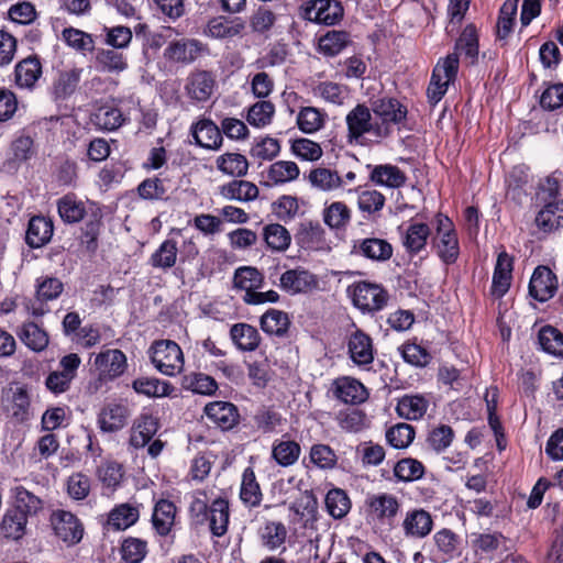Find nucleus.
Segmentation results:
<instances>
[{"label": "nucleus", "mask_w": 563, "mask_h": 563, "mask_svg": "<svg viewBox=\"0 0 563 563\" xmlns=\"http://www.w3.org/2000/svg\"><path fill=\"white\" fill-rule=\"evenodd\" d=\"M95 66L99 71L119 74L128 68V59L115 49L99 48L95 55Z\"/></svg>", "instance_id": "f704fd0d"}, {"label": "nucleus", "mask_w": 563, "mask_h": 563, "mask_svg": "<svg viewBox=\"0 0 563 563\" xmlns=\"http://www.w3.org/2000/svg\"><path fill=\"white\" fill-rule=\"evenodd\" d=\"M124 121L123 113L113 104H103L95 112L96 125L107 131L117 130Z\"/></svg>", "instance_id": "8fccbe9b"}, {"label": "nucleus", "mask_w": 563, "mask_h": 563, "mask_svg": "<svg viewBox=\"0 0 563 563\" xmlns=\"http://www.w3.org/2000/svg\"><path fill=\"white\" fill-rule=\"evenodd\" d=\"M538 340L544 352L563 358V333L556 328L551 325L541 328Z\"/></svg>", "instance_id": "864d4df0"}, {"label": "nucleus", "mask_w": 563, "mask_h": 563, "mask_svg": "<svg viewBox=\"0 0 563 563\" xmlns=\"http://www.w3.org/2000/svg\"><path fill=\"white\" fill-rule=\"evenodd\" d=\"M246 29V23L241 18L225 19L217 16L207 23L203 34L216 40L241 37Z\"/></svg>", "instance_id": "4be33fe9"}, {"label": "nucleus", "mask_w": 563, "mask_h": 563, "mask_svg": "<svg viewBox=\"0 0 563 563\" xmlns=\"http://www.w3.org/2000/svg\"><path fill=\"white\" fill-rule=\"evenodd\" d=\"M147 554V543L140 538H126L121 544L122 559L128 563H141Z\"/></svg>", "instance_id": "338daca9"}, {"label": "nucleus", "mask_w": 563, "mask_h": 563, "mask_svg": "<svg viewBox=\"0 0 563 563\" xmlns=\"http://www.w3.org/2000/svg\"><path fill=\"white\" fill-rule=\"evenodd\" d=\"M299 15L306 21L333 25L343 16V8L336 0H306L299 8Z\"/></svg>", "instance_id": "0eeeda50"}, {"label": "nucleus", "mask_w": 563, "mask_h": 563, "mask_svg": "<svg viewBox=\"0 0 563 563\" xmlns=\"http://www.w3.org/2000/svg\"><path fill=\"white\" fill-rule=\"evenodd\" d=\"M53 235V223L45 217H33L26 231V243L31 247L45 245Z\"/></svg>", "instance_id": "58836bf2"}, {"label": "nucleus", "mask_w": 563, "mask_h": 563, "mask_svg": "<svg viewBox=\"0 0 563 563\" xmlns=\"http://www.w3.org/2000/svg\"><path fill=\"white\" fill-rule=\"evenodd\" d=\"M430 547L435 561L448 562L460 554V538L452 530L443 528L433 534Z\"/></svg>", "instance_id": "aec40b11"}, {"label": "nucleus", "mask_w": 563, "mask_h": 563, "mask_svg": "<svg viewBox=\"0 0 563 563\" xmlns=\"http://www.w3.org/2000/svg\"><path fill=\"white\" fill-rule=\"evenodd\" d=\"M327 113L314 107H303L297 114V125L300 131L312 134L324 125Z\"/></svg>", "instance_id": "a18cd8bd"}, {"label": "nucleus", "mask_w": 563, "mask_h": 563, "mask_svg": "<svg viewBox=\"0 0 563 563\" xmlns=\"http://www.w3.org/2000/svg\"><path fill=\"white\" fill-rule=\"evenodd\" d=\"M346 291L353 306L363 313L383 310L389 298L382 285L364 280L353 283Z\"/></svg>", "instance_id": "7ed1b4c3"}, {"label": "nucleus", "mask_w": 563, "mask_h": 563, "mask_svg": "<svg viewBox=\"0 0 563 563\" xmlns=\"http://www.w3.org/2000/svg\"><path fill=\"white\" fill-rule=\"evenodd\" d=\"M29 516L19 509L8 508L0 522V533L12 541L21 540L27 530Z\"/></svg>", "instance_id": "b1692460"}, {"label": "nucleus", "mask_w": 563, "mask_h": 563, "mask_svg": "<svg viewBox=\"0 0 563 563\" xmlns=\"http://www.w3.org/2000/svg\"><path fill=\"white\" fill-rule=\"evenodd\" d=\"M11 153L18 162H25L35 154L34 139L26 130L15 135L11 143Z\"/></svg>", "instance_id": "e2e57ef3"}, {"label": "nucleus", "mask_w": 563, "mask_h": 563, "mask_svg": "<svg viewBox=\"0 0 563 563\" xmlns=\"http://www.w3.org/2000/svg\"><path fill=\"white\" fill-rule=\"evenodd\" d=\"M352 253L372 261L384 262L391 257L393 247L383 239L368 238L355 241Z\"/></svg>", "instance_id": "393cba45"}, {"label": "nucleus", "mask_w": 563, "mask_h": 563, "mask_svg": "<svg viewBox=\"0 0 563 563\" xmlns=\"http://www.w3.org/2000/svg\"><path fill=\"white\" fill-rule=\"evenodd\" d=\"M332 393L344 404L358 405L367 400V388L356 378L342 376L333 380Z\"/></svg>", "instance_id": "f3484780"}, {"label": "nucleus", "mask_w": 563, "mask_h": 563, "mask_svg": "<svg viewBox=\"0 0 563 563\" xmlns=\"http://www.w3.org/2000/svg\"><path fill=\"white\" fill-rule=\"evenodd\" d=\"M278 286L289 295L307 294L319 287V279L308 269L296 267L280 275Z\"/></svg>", "instance_id": "1a4fd4ad"}, {"label": "nucleus", "mask_w": 563, "mask_h": 563, "mask_svg": "<svg viewBox=\"0 0 563 563\" xmlns=\"http://www.w3.org/2000/svg\"><path fill=\"white\" fill-rule=\"evenodd\" d=\"M399 233L402 246L409 254L416 255L426 249L431 230L427 223L412 218L399 227Z\"/></svg>", "instance_id": "ddd939ff"}, {"label": "nucleus", "mask_w": 563, "mask_h": 563, "mask_svg": "<svg viewBox=\"0 0 563 563\" xmlns=\"http://www.w3.org/2000/svg\"><path fill=\"white\" fill-rule=\"evenodd\" d=\"M347 140L350 143L365 145L369 142H379L387 137V130L383 123H377L372 107L364 103L356 104L345 117Z\"/></svg>", "instance_id": "f257e3e1"}, {"label": "nucleus", "mask_w": 563, "mask_h": 563, "mask_svg": "<svg viewBox=\"0 0 563 563\" xmlns=\"http://www.w3.org/2000/svg\"><path fill=\"white\" fill-rule=\"evenodd\" d=\"M459 69V57L450 54L440 60L432 73L427 95L431 102L438 103L446 93L451 82L454 81Z\"/></svg>", "instance_id": "423d86ee"}, {"label": "nucleus", "mask_w": 563, "mask_h": 563, "mask_svg": "<svg viewBox=\"0 0 563 563\" xmlns=\"http://www.w3.org/2000/svg\"><path fill=\"white\" fill-rule=\"evenodd\" d=\"M287 530L284 523L271 521L261 530L263 545L271 551L279 549L286 541Z\"/></svg>", "instance_id": "052dcab7"}, {"label": "nucleus", "mask_w": 563, "mask_h": 563, "mask_svg": "<svg viewBox=\"0 0 563 563\" xmlns=\"http://www.w3.org/2000/svg\"><path fill=\"white\" fill-rule=\"evenodd\" d=\"M299 167L291 161H277L267 169V179L274 185L286 184L297 179Z\"/></svg>", "instance_id": "de8ad7c7"}, {"label": "nucleus", "mask_w": 563, "mask_h": 563, "mask_svg": "<svg viewBox=\"0 0 563 563\" xmlns=\"http://www.w3.org/2000/svg\"><path fill=\"white\" fill-rule=\"evenodd\" d=\"M371 168L369 179L383 187L399 188L406 183V175L397 166L390 164H382L367 166Z\"/></svg>", "instance_id": "7c9ffc66"}, {"label": "nucleus", "mask_w": 563, "mask_h": 563, "mask_svg": "<svg viewBox=\"0 0 563 563\" xmlns=\"http://www.w3.org/2000/svg\"><path fill=\"white\" fill-rule=\"evenodd\" d=\"M367 516L382 525H391L400 511L399 498L390 493L368 495L365 500Z\"/></svg>", "instance_id": "6e6552de"}, {"label": "nucleus", "mask_w": 563, "mask_h": 563, "mask_svg": "<svg viewBox=\"0 0 563 563\" xmlns=\"http://www.w3.org/2000/svg\"><path fill=\"white\" fill-rule=\"evenodd\" d=\"M288 316L282 310L269 309L261 318V328L268 334L283 335L288 330Z\"/></svg>", "instance_id": "13d9d810"}, {"label": "nucleus", "mask_w": 563, "mask_h": 563, "mask_svg": "<svg viewBox=\"0 0 563 563\" xmlns=\"http://www.w3.org/2000/svg\"><path fill=\"white\" fill-rule=\"evenodd\" d=\"M205 413L208 419L223 430L231 429L239 417L235 406L225 401L208 404L205 407Z\"/></svg>", "instance_id": "c756f323"}, {"label": "nucleus", "mask_w": 563, "mask_h": 563, "mask_svg": "<svg viewBox=\"0 0 563 563\" xmlns=\"http://www.w3.org/2000/svg\"><path fill=\"white\" fill-rule=\"evenodd\" d=\"M20 340L33 351H42L48 344L47 333L34 322L24 323L18 332Z\"/></svg>", "instance_id": "09e8293b"}, {"label": "nucleus", "mask_w": 563, "mask_h": 563, "mask_svg": "<svg viewBox=\"0 0 563 563\" xmlns=\"http://www.w3.org/2000/svg\"><path fill=\"white\" fill-rule=\"evenodd\" d=\"M52 526L55 534L68 545L77 544L82 539L84 528L76 516L69 511L53 512Z\"/></svg>", "instance_id": "4468645a"}, {"label": "nucleus", "mask_w": 563, "mask_h": 563, "mask_svg": "<svg viewBox=\"0 0 563 563\" xmlns=\"http://www.w3.org/2000/svg\"><path fill=\"white\" fill-rule=\"evenodd\" d=\"M216 87V77L211 71L196 70L188 76L185 90L191 100L205 102L211 98Z\"/></svg>", "instance_id": "6ab92c4d"}, {"label": "nucleus", "mask_w": 563, "mask_h": 563, "mask_svg": "<svg viewBox=\"0 0 563 563\" xmlns=\"http://www.w3.org/2000/svg\"><path fill=\"white\" fill-rule=\"evenodd\" d=\"M240 497L245 505L251 507L260 505L262 500L260 485L256 482L253 470L250 467L245 468L243 472Z\"/></svg>", "instance_id": "6e6d98bb"}, {"label": "nucleus", "mask_w": 563, "mask_h": 563, "mask_svg": "<svg viewBox=\"0 0 563 563\" xmlns=\"http://www.w3.org/2000/svg\"><path fill=\"white\" fill-rule=\"evenodd\" d=\"M415 439V429L408 423H398L386 432V440L395 449H406Z\"/></svg>", "instance_id": "774afa93"}, {"label": "nucleus", "mask_w": 563, "mask_h": 563, "mask_svg": "<svg viewBox=\"0 0 563 563\" xmlns=\"http://www.w3.org/2000/svg\"><path fill=\"white\" fill-rule=\"evenodd\" d=\"M183 385L186 389L201 395H212L218 388L216 380L211 376L202 373L186 375Z\"/></svg>", "instance_id": "69168bd1"}, {"label": "nucleus", "mask_w": 563, "mask_h": 563, "mask_svg": "<svg viewBox=\"0 0 563 563\" xmlns=\"http://www.w3.org/2000/svg\"><path fill=\"white\" fill-rule=\"evenodd\" d=\"M536 224L544 232L563 227V199L544 205L536 217Z\"/></svg>", "instance_id": "c9c22d12"}, {"label": "nucleus", "mask_w": 563, "mask_h": 563, "mask_svg": "<svg viewBox=\"0 0 563 563\" xmlns=\"http://www.w3.org/2000/svg\"><path fill=\"white\" fill-rule=\"evenodd\" d=\"M129 416L128 407L123 404H107L98 416L99 428L103 432H114L122 429Z\"/></svg>", "instance_id": "bb28decb"}, {"label": "nucleus", "mask_w": 563, "mask_h": 563, "mask_svg": "<svg viewBox=\"0 0 563 563\" xmlns=\"http://www.w3.org/2000/svg\"><path fill=\"white\" fill-rule=\"evenodd\" d=\"M459 69V57L450 54L440 60L432 73L427 95L431 102L438 103L446 93L451 82L454 81Z\"/></svg>", "instance_id": "39448f33"}, {"label": "nucleus", "mask_w": 563, "mask_h": 563, "mask_svg": "<svg viewBox=\"0 0 563 563\" xmlns=\"http://www.w3.org/2000/svg\"><path fill=\"white\" fill-rule=\"evenodd\" d=\"M13 506L11 509H19L26 516L36 515L42 508V500L21 485L11 488Z\"/></svg>", "instance_id": "49530a36"}, {"label": "nucleus", "mask_w": 563, "mask_h": 563, "mask_svg": "<svg viewBox=\"0 0 563 563\" xmlns=\"http://www.w3.org/2000/svg\"><path fill=\"white\" fill-rule=\"evenodd\" d=\"M350 41L349 34L344 31H329L319 38V52L325 56L340 54Z\"/></svg>", "instance_id": "3c124183"}, {"label": "nucleus", "mask_w": 563, "mask_h": 563, "mask_svg": "<svg viewBox=\"0 0 563 563\" xmlns=\"http://www.w3.org/2000/svg\"><path fill=\"white\" fill-rule=\"evenodd\" d=\"M558 290V278L547 266H538L529 283V292L538 301L551 299Z\"/></svg>", "instance_id": "a211bd4d"}, {"label": "nucleus", "mask_w": 563, "mask_h": 563, "mask_svg": "<svg viewBox=\"0 0 563 563\" xmlns=\"http://www.w3.org/2000/svg\"><path fill=\"white\" fill-rule=\"evenodd\" d=\"M371 106L377 123L386 126L387 136L393 132V125L402 123L407 117V108L395 98H380Z\"/></svg>", "instance_id": "f8f14e48"}, {"label": "nucleus", "mask_w": 563, "mask_h": 563, "mask_svg": "<svg viewBox=\"0 0 563 563\" xmlns=\"http://www.w3.org/2000/svg\"><path fill=\"white\" fill-rule=\"evenodd\" d=\"M435 223V234L431 240L432 249L442 263L454 264L460 255L457 232L446 216L438 214Z\"/></svg>", "instance_id": "f03ea898"}, {"label": "nucleus", "mask_w": 563, "mask_h": 563, "mask_svg": "<svg viewBox=\"0 0 563 563\" xmlns=\"http://www.w3.org/2000/svg\"><path fill=\"white\" fill-rule=\"evenodd\" d=\"M230 520V509L228 500L223 498L214 499L209 506L207 518L209 529L214 537H222L228 531Z\"/></svg>", "instance_id": "c85d7f7f"}, {"label": "nucleus", "mask_w": 563, "mask_h": 563, "mask_svg": "<svg viewBox=\"0 0 563 563\" xmlns=\"http://www.w3.org/2000/svg\"><path fill=\"white\" fill-rule=\"evenodd\" d=\"M176 506L166 499L158 500L152 514V525L155 531L162 536H167L175 523Z\"/></svg>", "instance_id": "2f4dec72"}, {"label": "nucleus", "mask_w": 563, "mask_h": 563, "mask_svg": "<svg viewBox=\"0 0 563 563\" xmlns=\"http://www.w3.org/2000/svg\"><path fill=\"white\" fill-rule=\"evenodd\" d=\"M177 242L167 239L152 254L150 262L153 267L167 269L175 265L177 260Z\"/></svg>", "instance_id": "4d7b16f0"}, {"label": "nucleus", "mask_w": 563, "mask_h": 563, "mask_svg": "<svg viewBox=\"0 0 563 563\" xmlns=\"http://www.w3.org/2000/svg\"><path fill=\"white\" fill-rule=\"evenodd\" d=\"M300 453L299 443L286 438V435L274 441L272 445V457L283 467L294 465L298 461Z\"/></svg>", "instance_id": "4c0bfd02"}, {"label": "nucleus", "mask_w": 563, "mask_h": 563, "mask_svg": "<svg viewBox=\"0 0 563 563\" xmlns=\"http://www.w3.org/2000/svg\"><path fill=\"white\" fill-rule=\"evenodd\" d=\"M312 93L314 97L334 106L344 104L350 96L346 86L333 81H321L317 84L312 88Z\"/></svg>", "instance_id": "79ce46f5"}, {"label": "nucleus", "mask_w": 563, "mask_h": 563, "mask_svg": "<svg viewBox=\"0 0 563 563\" xmlns=\"http://www.w3.org/2000/svg\"><path fill=\"white\" fill-rule=\"evenodd\" d=\"M217 167L223 174L241 177L247 173L249 162L239 153H225L217 158Z\"/></svg>", "instance_id": "603ef678"}, {"label": "nucleus", "mask_w": 563, "mask_h": 563, "mask_svg": "<svg viewBox=\"0 0 563 563\" xmlns=\"http://www.w3.org/2000/svg\"><path fill=\"white\" fill-rule=\"evenodd\" d=\"M219 194L227 200L247 202L258 197V188L247 180H232L219 187Z\"/></svg>", "instance_id": "72a5a7b5"}, {"label": "nucleus", "mask_w": 563, "mask_h": 563, "mask_svg": "<svg viewBox=\"0 0 563 563\" xmlns=\"http://www.w3.org/2000/svg\"><path fill=\"white\" fill-rule=\"evenodd\" d=\"M230 336L235 346L244 352L255 351L261 343L256 328L247 323H236L231 327Z\"/></svg>", "instance_id": "e433bc0d"}, {"label": "nucleus", "mask_w": 563, "mask_h": 563, "mask_svg": "<svg viewBox=\"0 0 563 563\" xmlns=\"http://www.w3.org/2000/svg\"><path fill=\"white\" fill-rule=\"evenodd\" d=\"M148 354L154 367L166 376H175L181 373L185 364L180 346L170 340L154 342Z\"/></svg>", "instance_id": "20e7f679"}, {"label": "nucleus", "mask_w": 563, "mask_h": 563, "mask_svg": "<svg viewBox=\"0 0 563 563\" xmlns=\"http://www.w3.org/2000/svg\"><path fill=\"white\" fill-rule=\"evenodd\" d=\"M325 508L331 517L341 519L351 508V501L346 493L340 488H333L325 496Z\"/></svg>", "instance_id": "bf43d9fd"}, {"label": "nucleus", "mask_w": 563, "mask_h": 563, "mask_svg": "<svg viewBox=\"0 0 563 563\" xmlns=\"http://www.w3.org/2000/svg\"><path fill=\"white\" fill-rule=\"evenodd\" d=\"M433 528V516L423 508L407 510L401 522L404 536L408 539L422 540L432 532Z\"/></svg>", "instance_id": "9d476101"}, {"label": "nucleus", "mask_w": 563, "mask_h": 563, "mask_svg": "<svg viewBox=\"0 0 563 563\" xmlns=\"http://www.w3.org/2000/svg\"><path fill=\"white\" fill-rule=\"evenodd\" d=\"M207 49L196 38L183 37L168 43L164 49V57L170 63L188 65L195 62Z\"/></svg>", "instance_id": "9b49d317"}, {"label": "nucleus", "mask_w": 563, "mask_h": 563, "mask_svg": "<svg viewBox=\"0 0 563 563\" xmlns=\"http://www.w3.org/2000/svg\"><path fill=\"white\" fill-rule=\"evenodd\" d=\"M192 136L196 143L208 150H217L222 144L220 129L210 120H200L192 126Z\"/></svg>", "instance_id": "473e14b6"}, {"label": "nucleus", "mask_w": 563, "mask_h": 563, "mask_svg": "<svg viewBox=\"0 0 563 563\" xmlns=\"http://www.w3.org/2000/svg\"><path fill=\"white\" fill-rule=\"evenodd\" d=\"M263 240L272 252H285L291 243L289 231L279 223H269L263 228Z\"/></svg>", "instance_id": "ea45409f"}, {"label": "nucleus", "mask_w": 563, "mask_h": 563, "mask_svg": "<svg viewBox=\"0 0 563 563\" xmlns=\"http://www.w3.org/2000/svg\"><path fill=\"white\" fill-rule=\"evenodd\" d=\"M93 366L102 380L121 376L126 368V357L120 350H107L96 355Z\"/></svg>", "instance_id": "dca6fc26"}, {"label": "nucleus", "mask_w": 563, "mask_h": 563, "mask_svg": "<svg viewBox=\"0 0 563 563\" xmlns=\"http://www.w3.org/2000/svg\"><path fill=\"white\" fill-rule=\"evenodd\" d=\"M63 289V283L56 277L46 276L38 278L36 299L27 306V310L35 317L43 316L47 311L44 302L58 298Z\"/></svg>", "instance_id": "412c9836"}, {"label": "nucleus", "mask_w": 563, "mask_h": 563, "mask_svg": "<svg viewBox=\"0 0 563 563\" xmlns=\"http://www.w3.org/2000/svg\"><path fill=\"white\" fill-rule=\"evenodd\" d=\"M41 76L42 65L36 57L24 58L15 65L14 82L20 89H34Z\"/></svg>", "instance_id": "a878e982"}, {"label": "nucleus", "mask_w": 563, "mask_h": 563, "mask_svg": "<svg viewBox=\"0 0 563 563\" xmlns=\"http://www.w3.org/2000/svg\"><path fill=\"white\" fill-rule=\"evenodd\" d=\"M132 387L135 390V393L140 395L157 398L168 396L172 390L170 384L154 377L136 378L133 382Z\"/></svg>", "instance_id": "5fc2aeb1"}, {"label": "nucleus", "mask_w": 563, "mask_h": 563, "mask_svg": "<svg viewBox=\"0 0 563 563\" xmlns=\"http://www.w3.org/2000/svg\"><path fill=\"white\" fill-rule=\"evenodd\" d=\"M308 179L314 189L324 192L334 191L343 185L342 177L335 170L325 167L312 169Z\"/></svg>", "instance_id": "37998d69"}, {"label": "nucleus", "mask_w": 563, "mask_h": 563, "mask_svg": "<svg viewBox=\"0 0 563 563\" xmlns=\"http://www.w3.org/2000/svg\"><path fill=\"white\" fill-rule=\"evenodd\" d=\"M57 210L62 220L67 223L79 222L86 214L84 201L74 194L62 197L57 202Z\"/></svg>", "instance_id": "c03bdc74"}, {"label": "nucleus", "mask_w": 563, "mask_h": 563, "mask_svg": "<svg viewBox=\"0 0 563 563\" xmlns=\"http://www.w3.org/2000/svg\"><path fill=\"white\" fill-rule=\"evenodd\" d=\"M158 430V419L151 412H142L136 419L130 438L134 448L145 446Z\"/></svg>", "instance_id": "cd10ccee"}, {"label": "nucleus", "mask_w": 563, "mask_h": 563, "mask_svg": "<svg viewBox=\"0 0 563 563\" xmlns=\"http://www.w3.org/2000/svg\"><path fill=\"white\" fill-rule=\"evenodd\" d=\"M347 353L351 361L358 367H367L374 361L372 338L360 329H355L347 339Z\"/></svg>", "instance_id": "2eb2a0df"}, {"label": "nucleus", "mask_w": 563, "mask_h": 563, "mask_svg": "<svg viewBox=\"0 0 563 563\" xmlns=\"http://www.w3.org/2000/svg\"><path fill=\"white\" fill-rule=\"evenodd\" d=\"M274 113V104L271 101L262 100L249 109L246 120L254 128H264L272 122Z\"/></svg>", "instance_id": "680f3d73"}, {"label": "nucleus", "mask_w": 563, "mask_h": 563, "mask_svg": "<svg viewBox=\"0 0 563 563\" xmlns=\"http://www.w3.org/2000/svg\"><path fill=\"white\" fill-rule=\"evenodd\" d=\"M139 518L140 505L136 503H123L110 510L107 525L109 529L123 531L134 526Z\"/></svg>", "instance_id": "5701e85b"}, {"label": "nucleus", "mask_w": 563, "mask_h": 563, "mask_svg": "<svg viewBox=\"0 0 563 563\" xmlns=\"http://www.w3.org/2000/svg\"><path fill=\"white\" fill-rule=\"evenodd\" d=\"M62 37L69 47L81 53L91 52L95 47V41L92 36L75 27L64 29Z\"/></svg>", "instance_id": "0e129e2a"}, {"label": "nucleus", "mask_w": 563, "mask_h": 563, "mask_svg": "<svg viewBox=\"0 0 563 563\" xmlns=\"http://www.w3.org/2000/svg\"><path fill=\"white\" fill-rule=\"evenodd\" d=\"M429 400L421 395H406L399 399L396 411L407 420H418L424 416Z\"/></svg>", "instance_id": "a19ab883"}]
</instances>
